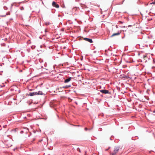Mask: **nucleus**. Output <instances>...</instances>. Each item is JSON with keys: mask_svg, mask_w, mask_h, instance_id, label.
<instances>
[{"mask_svg": "<svg viewBox=\"0 0 155 155\" xmlns=\"http://www.w3.org/2000/svg\"><path fill=\"white\" fill-rule=\"evenodd\" d=\"M15 150H16V148H14V149H13V150H14V151H15Z\"/></svg>", "mask_w": 155, "mask_h": 155, "instance_id": "24", "label": "nucleus"}, {"mask_svg": "<svg viewBox=\"0 0 155 155\" xmlns=\"http://www.w3.org/2000/svg\"><path fill=\"white\" fill-rule=\"evenodd\" d=\"M122 128H123V127H121V128H122Z\"/></svg>", "mask_w": 155, "mask_h": 155, "instance_id": "40", "label": "nucleus"}, {"mask_svg": "<svg viewBox=\"0 0 155 155\" xmlns=\"http://www.w3.org/2000/svg\"><path fill=\"white\" fill-rule=\"evenodd\" d=\"M42 141V139L40 141V142Z\"/></svg>", "mask_w": 155, "mask_h": 155, "instance_id": "31", "label": "nucleus"}, {"mask_svg": "<svg viewBox=\"0 0 155 155\" xmlns=\"http://www.w3.org/2000/svg\"><path fill=\"white\" fill-rule=\"evenodd\" d=\"M86 152H87L86 151L85 152V153H86Z\"/></svg>", "mask_w": 155, "mask_h": 155, "instance_id": "35", "label": "nucleus"}, {"mask_svg": "<svg viewBox=\"0 0 155 155\" xmlns=\"http://www.w3.org/2000/svg\"><path fill=\"white\" fill-rule=\"evenodd\" d=\"M77 151H79V152H81V150L79 148H77Z\"/></svg>", "mask_w": 155, "mask_h": 155, "instance_id": "12", "label": "nucleus"}, {"mask_svg": "<svg viewBox=\"0 0 155 155\" xmlns=\"http://www.w3.org/2000/svg\"><path fill=\"white\" fill-rule=\"evenodd\" d=\"M52 5L53 6L56 7V8H59V5L57 4L55 2L53 1L52 3Z\"/></svg>", "mask_w": 155, "mask_h": 155, "instance_id": "4", "label": "nucleus"}, {"mask_svg": "<svg viewBox=\"0 0 155 155\" xmlns=\"http://www.w3.org/2000/svg\"><path fill=\"white\" fill-rule=\"evenodd\" d=\"M122 78H129V76H127L125 74H123L122 77Z\"/></svg>", "mask_w": 155, "mask_h": 155, "instance_id": "9", "label": "nucleus"}, {"mask_svg": "<svg viewBox=\"0 0 155 155\" xmlns=\"http://www.w3.org/2000/svg\"><path fill=\"white\" fill-rule=\"evenodd\" d=\"M120 22H121V23H122V22L120 21Z\"/></svg>", "mask_w": 155, "mask_h": 155, "instance_id": "33", "label": "nucleus"}, {"mask_svg": "<svg viewBox=\"0 0 155 155\" xmlns=\"http://www.w3.org/2000/svg\"><path fill=\"white\" fill-rule=\"evenodd\" d=\"M73 126H78V127H79L80 126V125H72Z\"/></svg>", "mask_w": 155, "mask_h": 155, "instance_id": "16", "label": "nucleus"}, {"mask_svg": "<svg viewBox=\"0 0 155 155\" xmlns=\"http://www.w3.org/2000/svg\"><path fill=\"white\" fill-rule=\"evenodd\" d=\"M125 37V35H124V36L122 37V39H124V38Z\"/></svg>", "mask_w": 155, "mask_h": 155, "instance_id": "19", "label": "nucleus"}, {"mask_svg": "<svg viewBox=\"0 0 155 155\" xmlns=\"http://www.w3.org/2000/svg\"><path fill=\"white\" fill-rule=\"evenodd\" d=\"M84 40L90 43H92L93 42V40L92 39L88 38H83Z\"/></svg>", "mask_w": 155, "mask_h": 155, "instance_id": "3", "label": "nucleus"}, {"mask_svg": "<svg viewBox=\"0 0 155 155\" xmlns=\"http://www.w3.org/2000/svg\"><path fill=\"white\" fill-rule=\"evenodd\" d=\"M127 62H128V61H127Z\"/></svg>", "mask_w": 155, "mask_h": 155, "instance_id": "37", "label": "nucleus"}, {"mask_svg": "<svg viewBox=\"0 0 155 155\" xmlns=\"http://www.w3.org/2000/svg\"><path fill=\"white\" fill-rule=\"evenodd\" d=\"M36 95H45V94H43L42 93V91H39L38 92H36Z\"/></svg>", "mask_w": 155, "mask_h": 155, "instance_id": "7", "label": "nucleus"}, {"mask_svg": "<svg viewBox=\"0 0 155 155\" xmlns=\"http://www.w3.org/2000/svg\"><path fill=\"white\" fill-rule=\"evenodd\" d=\"M31 104V103H30V104H29V105H30Z\"/></svg>", "mask_w": 155, "mask_h": 155, "instance_id": "38", "label": "nucleus"}, {"mask_svg": "<svg viewBox=\"0 0 155 155\" xmlns=\"http://www.w3.org/2000/svg\"><path fill=\"white\" fill-rule=\"evenodd\" d=\"M124 0H123V2H124Z\"/></svg>", "mask_w": 155, "mask_h": 155, "instance_id": "32", "label": "nucleus"}, {"mask_svg": "<svg viewBox=\"0 0 155 155\" xmlns=\"http://www.w3.org/2000/svg\"><path fill=\"white\" fill-rule=\"evenodd\" d=\"M120 32L119 31H118L117 33H114L111 36V37H112L113 36H116V35H120Z\"/></svg>", "mask_w": 155, "mask_h": 155, "instance_id": "8", "label": "nucleus"}, {"mask_svg": "<svg viewBox=\"0 0 155 155\" xmlns=\"http://www.w3.org/2000/svg\"><path fill=\"white\" fill-rule=\"evenodd\" d=\"M120 149V147L119 146L115 147H114V152L110 153V155H115L118 152Z\"/></svg>", "mask_w": 155, "mask_h": 155, "instance_id": "1", "label": "nucleus"}, {"mask_svg": "<svg viewBox=\"0 0 155 155\" xmlns=\"http://www.w3.org/2000/svg\"><path fill=\"white\" fill-rule=\"evenodd\" d=\"M10 12H9V13H8H8H7V14H6V15H9V14H10Z\"/></svg>", "mask_w": 155, "mask_h": 155, "instance_id": "22", "label": "nucleus"}, {"mask_svg": "<svg viewBox=\"0 0 155 155\" xmlns=\"http://www.w3.org/2000/svg\"><path fill=\"white\" fill-rule=\"evenodd\" d=\"M94 53H95L96 52V51H94Z\"/></svg>", "mask_w": 155, "mask_h": 155, "instance_id": "30", "label": "nucleus"}, {"mask_svg": "<svg viewBox=\"0 0 155 155\" xmlns=\"http://www.w3.org/2000/svg\"><path fill=\"white\" fill-rule=\"evenodd\" d=\"M24 8L22 6V7H20V10H24Z\"/></svg>", "mask_w": 155, "mask_h": 155, "instance_id": "13", "label": "nucleus"}, {"mask_svg": "<svg viewBox=\"0 0 155 155\" xmlns=\"http://www.w3.org/2000/svg\"><path fill=\"white\" fill-rule=\"evenodd\" d=\"M152 112L153 113H155V110H153Z\"/></svg>", "mask_w": 155, "mask_h": 155, "instance_id": "21", "label": "nucleus"}, {"mask_svg": "<svg viewBox=\"0 0 155 155\" xmlns=\"http://www.w3.org/2000/svg\"><path fill=\"white\" fill-rule=\"evenodd\" d=\"M31 133L30 132V134H29L28 135V137H30V136L31 135Z\"/></svg>", "mask_w": 155, "mask_h": 155, "instance_id": "15", "label": "nucleus"}, {"mask_svg": "<svg viewBox=\"0 0 155 155\" xmlns=\"http://www.w3.org/2000/svg\"><path fill=\"white\" fill-rule=\"evenodd\" d=\"M108 149H106L105 150H106V151H107V150H108Z\"/></svg>", "mask_w": 155, "mask_h": 155, "instance_id": "28", "label": "nucleus"}, {"mask_svg": "<svg viewBox=\"0 0 155 155\" xmlns=\"http://www.w3.org/2000/svg\"><path fill=\"white\" fill-rule=\"evenodd\" d=\"M72 78L71 77H69L67 79H65L64 81V83H67L69 82L71 80V79Z\"/></svg>", "mask_w": 155, "mask_h": 155, "instance_id": "5", "label": "nucleus"}, {"mask_svg": "<svg viewBox=\"0 0 155 155\" xmlns=\"http://www.w3.org/2000/svg\"><path fill=\"white\" fill-rule=\"evenodd\" d=\"M130 26H131V25H129L128 27H130Z\"/></svg>", "mask_w": 155, "mask_h": 155, "instance_id": "34", "label": "nucleus"}, {"mask_svg": "<svg viewBox=\"0 0 155 155\" xmlns=\"http://www.w3.org/2000/svg\"><path fill=\"white\" fill-rule=\"evenodd\" d=\"M5 16H6L5 15H3L1 16L4 17H5Z\"/></svg>", "mask_w": 155, "mask_h": 155, "instance_id": "20", "label": "nucleus"}, {"mask_svg": "<svg viewBox=\"0 0 155 155\" xmlns=\"http://www.w3.org/2000/svg\"><path fill=\"white\" fill-rule=\"evenodd\" d=\"M23 133H24V131L23 130H21L20 132V134H21Z\"/></svg>", "mask_w": 155, "mask_h": 155, "instance_id": "14", "label": "nucleus"}, {"mask_svg": "<svg viewBox=\"0 0 155 155\" xmlns=\"http://www.w3.org/2000/svg\"><path fill=\"white\" fill-rule=\"evenodd\" d=\"M110 139L111 140H112L111 139V137H110Z\"/></svg>", "mask_w": 155, "mask_h": 155, "instance_id": "27", "label": "nucleus"}, {"mask_svg": "<svg viewBox=\"0 0 155 155\" xmlns=\"http://www.w3.org/2000/svg\"><path fill=\"white\" fill-rule=\"evenodd\" d=\"M1 87H2L5 86V85L3 84V85H0Z\"/></svg>", "mask_w": 155, "mask_h": 155, "instance_id": "18", "label": "nucleus"}, {"mask_svg": "<svg viewBox=\"0 0 155 155\" xmlns=\"http://www.w3.org/2000/svg\"><path fill=\"white\" fill-rule=\"evenodd\" d=\"M32 90H32V89H30L29 90V91H32Z\"/></svg>", "mask_w": 155, "mask_h": 155, "instance_id": "23", "label": "nucleus"}, {"mask_svg": "<svg viewBox=\"0 0 155 155\" xmlns=\"http://www.w3.org/2000/svg\"><path fill=\"white\" fill-rule=\"evenodd\" d=\"M84 130H85L87 131V130L88 129H87V128L85 127V128H84Z\"/></svg>", "mask_w": 155, "mask_h": 155, "instance_id": "17", "label": "nucleus"}, {"mask_svg": "<svg viewBox=\"0 0 155 155\" xmlns=\"http://www.w3.org/2000/svg\"><path fill=\"white\" fill-rule=\"evenodd\" d=\"M71 85H66L65 86H63V87L64 88H69V87H71Z\"/></svg>", "mask_w": 155, "mask_h": 155, "instance_id": "10", "label": "nucleus"}, {"mask_svg": "<svg viewBox=\"0 0 155 155\" xmlns=\"http://www.w3.org/2000/svg\"><path fill=\"white\" fill-rule=\"evenodd\" d=\"M28 96H33L34 95H36V92H30L28 94H27Z\"/></svg>", "mask_w": 155, "mask_h": 155, "instance_id": "6", "label": "nucleus"}, {"mask_svg": "<svg viewBox=\"0 0 155 155\" xmlns=\"http://www.w3.org/2000/svg\"><path fill=\"white\" fill-rule=\"evenodd\" d=\"M45 31L46 32V30H45Z\"/></svg>", "mask_w": 155, "mask_h": 155, "instance_id": "39", "label": "nucleus"}, {"mask_svg": "<svg viewBox=\"0 0 155 155\" xmlns=\"http://www.w3.org/2000/svg\"><path fill=\"white\" fill-rule=\"evenodd\" d=\"M13 99L14 100H16V99H15V98H14Z\"/></svg>", "mask_w": 155, "mask_h": 155, "instance_id": "25", "label": "nucleus"}, {"mask_svg": "<svg viewBox=\"0 0 155 155\" xmlns=\"http://www.w3.org/2000/svg\"><path fill=\"white\" fill-rule=\"evenodd\" d=\"M3 8L4 9V10H6L8 8L6 6H4L3 7Z\"/></svg>", "mask_w": 155, "mask_h": 155, "instance_id": "11", "label": "nucleus"}, {"mask_svg": "<svg viewBox=\"0 0 155 155\" xmlns=\"http://www.w3.org/2000/svg\"><path fill=\"white\" fill-rule=\"evenodd\" d=\"M152 18H151V19H149V20L150 21V20H152Z\"/></svg>", "mask_w": 155, "mask_h": 155, "instance_id": "26", "label": "nucleus"}, {"mask_svg": "<svg viewBox=\"0 0 155 155\" xmlns=\"http://www.w3.org/2000/svg\"><path fill=\"white\" fill-rule=\"evenodd\" d=\"M100 92L103 94H110V92H109V91L106 89H102L100 91Z\"/></svg>", "mask_w": 155, "mask_h": 155, "instance_id": "2", "label": "nucleus"}, {"mask_svg": "<svg viewBox=\"0 0 155 155\" xmlns=\"http://www.w3.org/2000/svg\"><path fill=\"white\" fill-rule=\"evenodd\" d=\"M6 126V125L3 126L4 127H5Z\"/></svg>", "mask_w": 155, "mask_h": 155, "instance_id": "29", "label": "nucleus"}, {"mask_svg": "<svg viewBox=\"0 0 155 155\" xmlns=\"http://www.w3.org/2000/svg\"><path fill=\"white\" fill-rule=\"evenodd\" d=\"M110 147H109V149H110Z\"/></svg>", "mask_w": 155, "mask_h": 155, "instance_id": "36", "label": "nucleus"}]
</instances>
